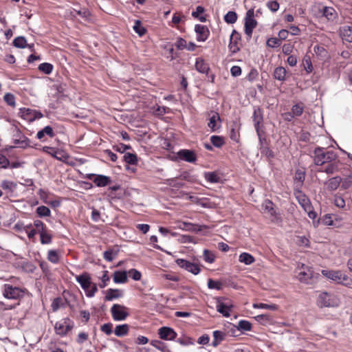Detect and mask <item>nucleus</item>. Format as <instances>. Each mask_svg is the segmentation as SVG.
Masks as SVG:
<instances>
[{
	"instance_id": "f257e3e1",
	"label": "nucleus",
	"mask_w": 352,
	"mask_h": 352,
	"mask_svg": "<svg viewBox=\"0 0 352 352\" xmlns=\"http://www.w3.org/2000/svg\"><path fill=\"white\" fill-rule=\"evenodd\" d=\"M314 162L317 166H322L338 158L333 151H327L324 148L317 147L314 151Z\"/></svg>"
},
{
	"instance_id": "f03ea898",
	"label": "nucleus",
	"mask_w": 352,
	"mask_h": 352,
	"mask_svg": "<svg viewBox=\"0 0 352 352\" xmlns=\"http://www.w3.org/2000/svg\"><path fill=\"white\" fill-rule=\"evenodd\" d=\"M322 274L336 283L345 286H349L352 283V279L340 270H323Z\"/></svg>"
},
{
	"instance_id": "7ed1b4c3",
	"label": "nucleus",
	"mask_w": 352,
	"mask_h": 352,
	"mask_svg": "<svg viewBox=\"0 0 352 352\" xmlns=\"http://www.w3.org/2000/svg\"><path fill=\"white\" fill-rule=\"evenodd\" d=\"M294 195L298 202L307 213L310 219H314L316 213L312 210V206L309 199L299 189H295Z\"/></svg>"
},
{
	"instance_id": "20e7f679",
	"label": "nucleus",
	"mask_w": 352,
	"mask_h": 352,
	"mask_svg": "<svg viewBox=\"0 0 352 352\" xmlns=\"http://www.w3.org/2000/svg\"><path fill=\"white\" fill-rule=\"evenodd\" d=\"M340 304V300L336 295L328 293L322 292L318 296L317 300V305L318 307H338Z\"/></svg>"
},
{
	"instance_id": "39448f33",
	"label": "nucleus",
	"mask_w": 352,
	"mask_h": 352,
	"mask_svg": "<svg viewBox=\"0 0 352 352\" xmlns=\"http://www.w3.org/2000/svg\"><path fill=\"white\" fill-rule=\"evenodd\" d=\"M297 278L303 283L310 284L314 276L312 269L303 263L299 264L297 267Z\"/></svg>"
},
{
	"instance_id": "423d86ee",
	"label": "nucleus",
	"mask_w": 352,
	"mask_h": 352,
	"mask_svg": "<svg viewBox=\"0 0 352 352\" xmlns=\"http://www.w3.org/2000/svg\"><path fill=\"white\" fill-rule=\"evenodd\" d=\"M74 327V322L69 318H65L55 323L54 331L57 335L63 337L72 331Z\"/></svg>"
},
{
	"instance_id": "0eeeda50",
	"label": "nucleus",
	"mask_w": 352,
	"mask_h": 352,
	"mask_svg": "<svg viewBox=\"0 0 352 352\" xmlns=\"http://www.w3.org/2000/svg\"><path fill=\"white\" fill-rule=\"evenodd\" d=\"M25 289L5 284L3 287V296L8 299L18 300L25 295Z\"/></svg>"
},
{
	"instance_id": "6e6552de",
	"label": "nucleus",
	"mask_w": 352,
	"mask_h": 352,
	"mask_svg": "<svg viewBox=\"0 0 352 352\" xmlns=\"http://www.w3.org/2000/svg\"><path fill=\"white\" fill-rule=\"evenodd\" d=\"M255 14L253 8L248 10L245 16L244 31L248 38L252 35L253 30L257 25V21L254 19Z\"/></svg>"
},
{
	"instance_id": "1a4fd4ad",
	"label": "nucleus",
	"mask_w": 352,
	"mask_h": 352,
	"mask_svg": "<svg viewBox=\"0 0 352 352\" xmlns=\"http://www.w3.org/2000/svg\"><path fill=\"white\" fill-rule=\"evenodd\" d=\"M127 307L120 304H114L111 308L112 318L116 321L124 320L128 316Z\"/></svg>"
},
{
	"instance_id": "9d476101",
	"label": "nucleus",
	"mask_w": 352,
	"mask_h": 352,
	"mask_svg": "<svg viewBox=\"0 0 352 352\" xmlns=\"http://www.w3.org/2000/svg\"><path fill=\"white\" fill-rule=\"evenodd\" d=\"M19 114L23 119L30 122L43 117V114L40 111L29 108H21Z\"/></svg>"
},
{
	"instance_id": "9b49d317",
	"label": "nucleus",
	"mask_w": 352,
	"mask_h": 352,
	"mask_svg": "<svg viewBox=\"0 0 352 352\" xmlns=\"http://www.w3.org/2000/svg\"><path fill=\"white\" fill-rule=\"evenodd\" d=\"M175 262L178 266L195 275H197L200 272L199 267L195 263L182 258H177Z\"/></svg>"
},
{
	"instance_id": "f8f14e48",
	"label": "nucleus",
	"mask_w": 352,
	"mask_h": 352,
	"mask_svg": "<svg viewBox=\"0 0 352 352\" xmlns=\"http://www.w3.org/2000/svg\"><path fill=\"white\" fill-rule=\"evenodd\" d=\"M322 16H324L328 21L334 22L338 18V12L333 7L323 6L319 10Z\"/></svg>"
},
{
	"instance_id": "ddd939ff",
	"label": "nucleus",
	"mask_w": 352,
	"mask_h": 352,
	"mask_svg": "<svg viewBox=\"0 0 352 352\" xmlns=\"http://www.w3.org/2000/svg\"><path fill=\"white\" fill-rule=\"evenodd\" d=\"M252 119L256 131L258 136L259 140L261 142L263 139L261 137V133L260 131V124L263 122V112L260 108H256L254 109Z\"/></svg>"
},
{
	"instance_id": "4468645a",
	"label": "nucleus",
	"mask_w": 352,
	"mask_h": 352,
	"mask_svg": "<svg viewBox=\"0 0 352 352\" xmlns=\"http://www.w3.org/2000/svg\"><path fill=\"white\" fill-rule=\"evenodd\" d=\"M14 143L17 145L19 148H26L30 146V140L25 135L21 134V132L19 130H16V134L14 135Z\"/></svg>"
},
{
	"instance_id": "2eb2a0df",
	"label": "nucleus",
	"mask_w": 352,
	"mask_h": 352,
	"mask_svg": "<svg viewBox=\"0 0 352 352\" xmlns=\"http://www.w3.org/2000/svg\"><path fill=\"white\" fill-rule=\"evenodd\" d=\"M241 39V35L235 30H234L230 35L229 48L230 51L235 53L239 50V41Z\"/></svg>"
},
{
	"instance_id": "dca6fc26",
	"label": "nucleus",
	"mask_w": 352,
	"mask_h": 352,
	"mask_svg": "<svg viewBox=\"0 0 352 352\" xmlns=\"http://www.w3.org/2000/svg\"><path fill=\"white\" fill-rule=\"evenodd\" d=\"M178 157L186 162H195L197 160V156L195 153L191 150L182 149L180 150L177 153Z\"/></svg>"
},
{
	"instance_id": "f3484780",
	"label": "nucleus",
	"mask_w": 352,
	"mask_h": 352,
	"mask_svg": "<svg viewBox=\"0 0 352 352\" xmlns=\"http://www.w3.org/2000/svg\"><path fill=\"white\" fill-rule=\"evenodd\" d=\"M159 335L160 338L168 340H173L177 336V333L173 329L166 327H163L159 329Z\"/></svg>"
},
{
	"instance_id": "a211bd4d",
	"label": "nucleus",
	"mask_w": 352,
	"mask_h": 352,
	"mask_svg": "<svg viewBox=\"0 0 352 352\" xmlns=\"http://www.w3.org/2000/svg\"><path fill=\"white\" fill-rule=\"evenodd\" d=\"M76 280L86 292L91 287V277L87 273H83L81 275L77 276Z\"/></svg>"
},
{
	"instance_id": "6ab92c4d",
	"label": "nucleus",
	"mask_w": 352,
	"mask_h": 352,
	"mask_svg": "<svg viewBox=\"0 0 352 352\" xmlns=\"http://www.w3.org/2000/svg\"><path fill=\"white\" fill-rule=\"evenodd\" d=\"M195 30L197 33V39L198 41H205L209 34L208 28L203 25H196Z\"/></svg>"
},
{
	"instance_id": "aec40b11",
	"label": "nucleus",
	"mask_w": 352,
	"mask_h": 352,
	"mask_svg": "<svg viewBox=\"0 0 352 352\" xmlns=\"http://www.w3.org/2000/svg\"><path fill=\"white\" fill-rule=\"evenodd\" d=\"M342 165V164L341 162L338 160V157L336 160L327 163L324 172L329 175L336 173L340 170V166Z\"/></svg>"
},
{
	"instance_id": "412c9836",
	"label": "nucleus",
	"mask_w": 352,
	"mask_h": 352,
	"mask_svg": "<svg viewBox=\"0 0 352 352\" xmlns=\"http://www.w3.org/2000/svg\"><path fill=\"white\" fill-rule=\"evenodd\" d=\"M221 118L218 113H213L210 118V121L208 124V127L212 131H215L220 127Z\"/></svg>"
},
{
	"instance_id": "4be33fe9",
	"label": "nucleus",
	"mask_w": 352,
	"mask_h": 352,
	"mask_svg": "<svg viewBox=\"0 0 352 352\" xmlns=\"http://www.w3.org/2000/svg\"><path fill=\"white\" fill-rule=\"evenodd\" d=\"M340 34L342 40L352 43V26H343L340 28Z\"/></svg>"
},
{
	"instance_id": "5701e85b",
	"label": "nucleus",
	"mask_w": 352,
	"mask_h": 352,
	"mask_svg": "<svg viewBox=\"0 0 352 352\" xmlns=\"http://www.w3.org/2000/svg\"><path fill=\"white\" fill-rule=\"evenodd\" d=\"M123 296V292L118 289H109L107 290L105 300L108 301L121 298Z\"/></svg>"
},
{
	"instance_id": "b1692460",
	"label": "nucleus",
	"mask_w": 352,
	"mask_h": 352,
	"mask_svg": "<svg viewBox=\"0 0 352 352\" xmlns=\"http://www.w3.org/2000/svg\"><path fill=\"white\" fill-rule=\"evenodd\" d=\"M232 305L231 304H226L223 302H219L217 305V310L221 313L223 316H230V311Z\"/></svg>"
},
{
	"instance_id": "393cba45",
	"label": "nucleus",
	"mask_w": 352,
	"mask_h": 352,
	"mask_svg": "<svg viewBox=\"0 0 352 352\" xmlns=\"http://www.w3.org/2000/svg\"><path fill=\"white\" fill-rule=\"evenodd\" d=\"M43 149L44 152L50 154L51 156L58 160H62L63 158L65 157L64 153L58 151V150L53 147L44 146Z\"/></svg>"
},
{
	"instance_id": "a878e982",
	"label": "nucleus",
	"mask_w": 352,
	"mask_h": 352,
	"mask_svg": "<svg viewBox=\"0 0 352 352\" xmlns=\"http://www.w3.org/2000/svg\"><path fill=\"white\" fill-rule=\"evenodd\" d=\"M116 283H124L127 281V272L126 271H116L113 276Z\"/></svg>"
},
{
	"instance_id": "bb28decb",
	"label": "nucleus",
	"mask_w": 352,
	"mask_h": 352,
	"mask_svg": "<svg viewBox=\"0 0 352 352\" xmlns=\"http://www.w3.org/2000/svg\"><path fill=\"white\" fill-rule=\"evenodd\" d=\"M262 209L265 212L268 213L272 217H276V211L274 208V204L269 199L265 200L262 204Z\"/></svg>"
},
{
	"instance_id": "cd10ccee",
	"label": "nucleus",
	"mask_w": 352,
	"mask_h": 352,
	"mask_svg": "<svg viewBox=\"0 0 352 352\" xmlns=\"http://www.w3.org/2000/svg\"><path fill=\"white\" fill-rule=\"evenodd\" d=\"M179 228L182 230H185L187 231H191V232H197L201 230V226L196 225V224L191 223H188V222L181 223L179 225Z\"/></svg>"
},
{
	"instance_id": "c85d7f7f",
	"label": "nucleus",
	"mask_w": 352,
	"mask_h": 352,
	"mask_svg": "<svg viewBox=\"0 0 352 352\" xmlns=\"http://www.w3.org/2000/svg\"><path fill=\"white\" fill-rule=\"evenodd\" d=\"M94 182L97 186L103 187L110 184L111 179L107 176L99 175L94 178Z\"/></svg>"
},
{
	"instance_id": "c756f323",
	"label": "nucleus",
	"mask_w": 352,
	"mask_h": 352,
	"mask_svg": "<svg viewBox=\"0 0 352 352\" xmlns=\"http://www.w3.org/2000/svg\"><path fill=\"white\" fill-rule=\"evenodd\" d=\"M239 261L240 263H244L245 265H251L255 261V259L254 256L250 254L243 252L239 255Z\"/></svg>"
},
{
	"instance_id": "7c9ffc66",
	"label": "nucleus",
	"mask_w": 352,
	"mask_h": 352,
	"mask_svg": "<svg viewBox=\"0 0 352 352\" xmlns=\"http://www.w3.org/2000/svg\"><path fill=\"white\" fill-rule=\"evenodd\" d=\"M196 69L202 74H207L209 70L208 65L202 59H197L195 63Z\"/></svg>"
},
{
	"instance_id": "2f4dec72",
	"label": "nucleus",
	"mask_w": 352,
	"mask_h": 352,
	"mask_svg": "<svg viewBox=\"0 0 352 352\" xmlns=\"http://www.w3.org/2000/svg\"><path fill=\"white\" fill-rule=\"evenodd\" d=\"M129 327L126 324H120L116 327L114 333L118 337H122L127 334Z\"/></svg>"
},
{
	"instance_id": "473e14b6",
	"label": "nucleus",
	"mask_w": 352,
	"mask_h": 352,
	"mask_svg": "<svg viewBox=\"0 0 352 352\" xmlns=\"http://www.w3.org/2000/svg\"><path fill=\"white\" fill-rule=\"evenodd\" d=\"M286 69L283 67H276L274 72V76L278 80H285L286 77Z\"/></svg>"
},
{
	"instance_id": "72a5a7b5",
	"label": "nucleus",
	"mask_w": 352,
	"mask_h": 352,
	"mask_svg": "<svg viewBox=\"0 0 352 352\" xmlns=\"http://www.w3.org/2000/svg\"><path fill=\"white\" fill-rule=\"evenodd\" d=\"M341 181L342 179L340 177L331 178L328 182V188L331 190H336L340 184Z\"/></svg>"
},
{
	"instance_id": "f704fd0d",
	"label": "nucleus",
	"mask_w": 352,
	"mask_h": 352,
	"mask_svg": "<svg viewBox=\"0 0 352 352\" xmlns=\"http://www.w3.org/2000/svg\"><path fill=\"white\" fill-rule=\"evenodd\" d=\"M39 234L42 244H50L52 242V236L46 230H39Z\"/></svg>"
},
{
	"instance_id": "c9c22d12",
	"label": "nucleus",
	"mask_w": 352,
	"mask_h": 352,
	"mask_svg": "<svg viewBox=\"0 0 352 352\" xmlns=\"http://www.w3.org/2000/svg\"><path fill=\"white\" fill-rule=\"evenodd\" d=\"M237 14L234 11H229L225 16H224V21L229 24L234 23L237 20Z\"/></svg>"
},
{
	"instance_id": "e433bc0d",
	"label": "nucleus",
	"mask_w": 352,
	"mask_h": 352,
	"mask_svg": "<svg viewBox=\"0 0 352 352\" xmlns=\"http://www.w3.org/2000/svg\"><path fill=\"white\" fill-rule=\"evenodd\" d=\"M124 160L129 164H136L138 162V157L135 154L131 153H125L124 155Z\"/></svg>"
},
{
	"instance_id": "4c0bfd02",
	"label": "nucleus",
	"mask_w": 352,
	"mask_h": 352,
	"mask_svg": "<svg viewBox=\"0 0 352 352\" xmlns=\"http://www.w3.org/2000/svg\"><path fill=\"white\" fill-rule=\"evenodd\" d=\"M36 213L40 217H50L51 214L50 210L45 206H41L36 208Z\"/></svg>"
},
{
	"instance_id": "58836bf2",
	"label": "nucleus",
	"mask_w": 352,
	"mask_h": 352,
	"mask_svg": "<svg viewBox=\"0 0 352 352\" xmlns=\"http://www.w3.org/2000/svg\"><path fill=\"white\" fill-rule=\"evenodd\" d=\"M13 45L18 48H24L27 46V41L23 36H18L14 39Z\"/></svg>"
},
{
	"instance_id": "ea45409f",
	"label": "nucleus",
	"mask_w": 352,
	"mask_h": 352,
	"mask_svg": "<svg viewBox=\"0 0 352 352\" xmlns=\"http://www.w3.org/2000/svg\"><path fill=\"white\" fill-rule=\"evenodd\" d=\"M254 308L265 309L275 311L278 309V306L275 304L256 303L253 305Z\"/></svg>"
},
{
	"instance_id": "a19ab883",
	"label": "nucleus",
	"mask_w": 352,
	"mask_h": 352,
	"mask_svg": "<svg viewBox=\"0 0 352 352\" xmlns=\"http://www.w3.org/2000/svg\"><path fill=\"white\" fill-rule=\"evenodd\" d=\"M206 179L210 183H217L219 182V177L214 172H208L205 173Z\"/></svg>"
},
{
	"instance_id": "79ce46f5",
	"label": "nucleus",
	"mask_w": 352,
	"mask_h": 352,
	"mask_svg": "<svg viewBox=\"0 0 352 352\" xmlns=\"http://www.w3.org/2000/svg\"><path fill=\"white\" fill-rule=\"evenodd\" d=\"M204 12V8L202 6H197L196 8V10L192 12V15L195 18H198L200 21L205 22L206 21V17L204 16H199L200 14H202Z\"/></svg>"
},
{
	"instance_id": "37998d69",
	"label": "nucleus",
	"mask_w": 352,
	"mask_h": 352,
	"mask_svg": "<svg viewBox=\"0 0 352 352\" xmlns=\"http://www.w3.org/2000/svg\"><path fill=\"white\" fill-rule=\"evenodd\" d=\"M38 69L45 74H50L53 69V65L48 63H43L39 65Z\"/></svg>"
},
{
	"instance_id": "c03bdc74",
	"label": "nucleus",
	"mask_w": 352,
	"mask_h": 352,
	"mask_svg": "<svg viewBox=\"0 0 352 352\" xmlns=\"http://www.w3.org/2000/svg\"><path fill=\"white\" fill-rule=\"evenodd\" d=\"M210 141L211 143L217 148L221 147L224 144L223 138L217 135L211 136Z\"/></svg>"
},
{
	"instance_id": "a18cd8bd",
	"label": "nucleus",
	"mask_w": 352,
	"mask_h": 352,
	"mask_svg": "<svg viewBox=\"0 0 352 352\" xmlns=\"http://www.w3.org/2000/svg\"><path fill=\"white\" fill-rule=\"evenodd\" d=\"M47 259L53 263H58L59 261L58 252L56 250H49L47 253Z\"/></svg>"
},
{
	"instance_id": "49530a36",
	"label": "nucleus",
	"mask_w": 352,
	"mask_h": 352,
	"mask_svg": "<svg viewBox=\"0 0 352 352\" xmlns=\"http://www.w3.org/2000/svg\"><path fill=\"white\" fill-rule=\"evenodd\" d=\"M133 30L140 36L146 33V29L141 25L140 21L138 20L135 21Z\"/></svg>"
},
{
	"instance_id": "de8ad7c7",
	"label": "nucleus",
	"mask_w": 352,
	"mask_h": 352,
	"mask_svg": "<svg viewBox=\"0 0 352 352\" xmlns=\"http://www.w3.org/2000/svg\"><path fill=\"white\" fill-rule=\"evenodd\" d=\"M305 179V174L301 171H297L295 174V184L296 187L299 188L302 186Z\"/></svg>"
},
{
	"instance_id": "09e8293b",
	"label": "nucleus",
	"mask_w": 352,
	"mask_h": 352,
	"mask_svg": "<svg viewBox=\"0 0 352 352\" xmlns=\"http://www.w3.org/2000/svg\"><path fill=\"white\" fill-rule=\"evenodd\" d=\"M251 328V323L247 320H241L237 325V329L240 331H250Z\"/></svg>"
},
{
	"instance_id": "8fccbe9b",
	"label": "nucleus",
	"mask_w": 352,
	"mask_h": 352,
	"mask_svg": "<svg viewBox=\"0 0 352 352\" xmlns=\"http://www.w3.org/2000/svg\"><path fill=\"white\" fill-rule=\"evenodd\" d=\"M222 283L220 281L214 280L211 278L208 280V287L209 289L220 290L222 289Z\"/></svg>"
},
{
	"instance_id": "3c124183",
	"label": "nucleus",
	"mask_w": 352,
	"mask_h": 352,
	"mask_svg": "<svg viewBox=\"0 0 352 352\" xmlns=\"http://www.w3.org/2000/svg\"><path fill=\"white\" fill-rule=\"evenodd\" d=\"M203 256H204V259L207 263H212L214 261V255L213 254L212 252H211L210 251H209L208 250H204Z\"/></svg>"
},
{
	"instance_id": "603ef678",
	"label": "nucleus",
	"mask_w": 352,
	"mask_h": 352,
	"mask_svg": "<svg viewBox=\"0 0 352 352\" xmlns=\"http://www.w3.org/2000/svg\"><path fill=\"white\" fill-rule=\"evenodd\" d=\"M4 100L6 101V102L9 104L10 106L11 107H14L15 106V98H14V96L12 94H5L4 97Z\"/></svg>"
},
{
	"instance_id": "864d4df0",
	"label": "nucleus",
	"mask_w": 352,
	"mask_h": 352,
	"mask_svg": "<svg viewBox=\"0 0 352 352\" xmlns=\"http://www.w3.org/2000/svg\"><path fill=\"white\" fill-rule=\"evenodd\" d=\"M303 112V107L300 104H295L293 106L292 109V116H300Z\"/></svg>"
},
{
	"instance_id": "5fc2aeb1",
	"label": "nucleus",
	"mask_w": 352,
	"mask_h": 352,
	"mask_svg": "<svg viewBox=\"0 0 352 352\" xmlns=\"http://www.w3.org/2000/svg\"><path fill=\"white\" fill-rule=\"evenodd\" d=\"M280 39L278 38H270L267 41V45L270 47H276L280 45Z\"/></svg>"
},
{
	"instance_id": "6e6d98bb",
	"label": "nucleus",
	"mask_w": 352,
	"mask_h": 352,
	"mask_svg": "<svg viewBox=\"0 0 352 352\" xmlns=\"http://www.w3.org/2000/svg\"><path fill=\"white\" fill-rule=\"evenodd\" d=\"M1 186L3 189L12 190L13 188H16V184L13 182L4 180L1 182Z\"/></svg>"
},
{
	"instance_id": "4d7b16f0",
	"label": "nucleus",
	"mask_w": 352,
	"mask_h": 352,
	"mask_svg": "<svg viewBox=\"0 0 352 352\" xmlns=\"http://www.w3.org/2000/svg\"><path fill=\"white\" fill-rule=\"evenodd\" d=\"M129 275L135 280H140L141 279V273L135 269H131L129 272Z\"/></svg>"
},
{
	"instance_id": "13d9d810",
	"label": "nucleus",
	"mask_w": 352,
	"mask_h": 352,
	"mask_svg": "<svg viewBox=\"0 0 352 352\" xmlns=\"http://www.w3.org/2000/svg\"><path fill=\"white\" fill-rule=\"evenodd\" d=\"M131 146L126 145L124 144H119L113 146V148L116 151L120 152L121 153H124L126 150L131 149Z\"/></svg>"
},
{
	"instance_id": "bf43d9fd",
	"label": "nucleus",
	"mask_w": 352,
	"mask_h": 352,
	"mask_svg": "<svg viewBox=\"0 0 352 352\" xmlns=\"http://www.w3.org/2000/svg\"><path fill=\"white\" fill-rule=\"evenodd\" d=\"M267 7L272 12H276L279 8V3L277 1H270L267 3Z\"/></svg>"
},
{
	"instance_id": "052dcab7",
	"label": "nucleus",
	"mask_w": 352,
	"mask_h": 352,
	"mask_svg": "<svg viewBox=\"0 0 352 352\" xmlns=\"http://www.w3.org/2000/svg\"><path fill=\"white\" fill-rule=\"evenodd\" d=\"M340 184H341V188L346 190L351 187V186L352 184V182L350 179V177H349L342 179Z\"/></svg>"
},
{
	"instance_id": "680f3d73",
	"label": "nucleus",
	"mask_w": 352,
	"mask_h": 352,
	"mask_svg": "<svg viewBox=\"0 0 352 352\" xmlns=\"http://www.w3.org/2000/svg\"><path fill=\"white\" fill-rule=\"evenodd\" d=\"M335 205L340 208H343L345 206L344 199L339 196H336L334 199Z\"/></svg>"
},
{
	"instance_id": "e2e57ef3",
	"label": "nucleus",
	"mask_w": 352,
	"mask_h": 352,
	"mask_svg": "<svg viewBox=\"0 0 352 352\" xmlns=\"http://www.w3.org/2000/svg\"><path fill=\"white\" fill-rule=\"evenodd\" d=\"M101 331L107 335H110L112 333V324L106 323L101 326Z\"/></svg>"
},
{
	"instance_id": "0e129e2a",
	"label": "nucleus",
	"mask_w": 352,
	"mask_h": 352,
	"mask_svg": "<svg viewBox=\"0 0 352 352\" xmlns=\"http://www.w3.org/2000/svg\"><path fill=\"white\" fill-rule=\"evenodd\" d=\"M102 283L100 285L101 288H104L107 285V282L109 280V276H108V272H103V275L101 277Z\"/></svg>"
},
{
	"instance_id": "69168bd1",
	"label": "nucleus",
	"mask_w": 352,
	"mask_h": 352,
	"mask_svg": "<svg viewBox=\"0 0 352 352\" xmlns=\"http://www.w3.org/2000/svg\"><path fill=\"white\" fill-rule=\"evenodd\" d=\"M230 73L232 76H239L241 74V69L239 66L234 65L231 67Z\"/></svg>"
},
{
	"instance_id": "338daca9",
	"label": "nucleus",
	"mask_w": 352,
	"mask_h": 352,
	"mask_svg": "<svg viewBox=\"0 0 352 352\" xmlns=\"http://www.w3.org/2000/svg\"><path fill=\"white\" fill-rule=\"evenodd\" d=\"M175 45L179 50H183L187 47L186 41L183 38H179Z\"/></svg>"
},
{
	"instance_id": "774afa93",
	"label": "nucleus",
	"mask_w": 352,
	"mask_h": 352,
	"mask_svg": "<svg viewBox=\"0 0 352 352\" xmlns=\"http://www.w3.org/2000/svg\"><path fill=\"white\" fill-rule=\"evenodd\" d=\"M0 164L3 168H6L10 166L9 160L1 154H0Z\"/></svg>"
}]
</instances>
